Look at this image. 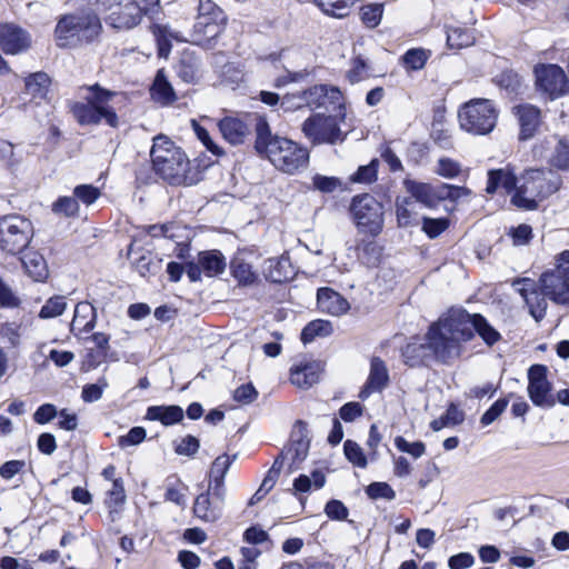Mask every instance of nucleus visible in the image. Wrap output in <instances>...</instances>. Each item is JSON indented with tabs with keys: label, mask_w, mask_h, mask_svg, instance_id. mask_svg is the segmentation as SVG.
Returning <instances> with one entry per match:
<instances>
[{
	"label": "nucleus",
	"mask_w": 569,
	"mask_h": 569,
	"mask_svg": "<svg viewBox=\"0 0 569 569\" xmlns=\"http://www.w3.org/2000/svg\"><path fill=\"white\" fill-rule=\"evenodd\" d=\"M97 4L108 26L130 30L159 6V0H97Z\"/></svg>",
	"instance_id": "423d86ee"
},
{
	"label": "nucleus",
	"mask_w": 569,
	"mask_h": 569,
	"mask_svg": "<svg viewBox=\"0 0 569 569\" xmlns=\"http://www.w3.org/2000/svg\"><path fill=\"white\" fill-rule=\"evenodd\" d=\"M513 288L526 301L530 315L536 321H540L545 318L547 311V296H545L540 286L529 278L517 279L512 282Z\"/></svg>",
	"instance_id": "6ab92c4d"
},
{
	"label": "nucleus",
	"mask_w": 569,
	"mask_h": 569,
	"mask_svg": "<svg viewBox=\"0 0 569 569\" xmlns=\"http://www.w3.org/2000/svg\"><path fill=\"white\" fill-rule=\"evenodd\" d=\"M151 30L158 43L159 56L167 58L170 52V39L173 38V34L169 31L167 26L162 24H154Z\"/></svg>",
	"instance_id": "8fccbe9b"
},
{
	"label": "nucleus",
	"mask_w": 569,
	"mask_h": 569,
	"mask_svg": "<svg viewBox=\"0 0 569 569\" xmlns=\"http://www.w3.org/2000/svg\"><path fill=\"white\" fill-rule=\"evenodd\" d=\"M430 57V51L422 48L408 50L401 58L403 67L409 71L421 70Z\"/></svg>",
	"instance_id": "58836bf2"
},
{
	"label": "nucleus",
	"mask_w": 569,
	"mask_h": 569,
	"mask_svg": "<svg viewBox=\"0 0 569 569\" xmlns=\"http://www.w3.org/2000/svg\"><path fill=\"white\" fill-rule=\"evenodd\" d=\"M532 152L536 158L546 160L550 168L569 172V137L548 136L535 144Z\"/></svg>",
	"instance_id": "4468645a"
},
{
	"label": "nucleus",
	"mask_w": 569,
	"mask_h": 569,
	"mask_svg": "<svg viewBox=\"0 0 569 569\" xmlns=\"http://www.w3.org/2000/svg\"><path fill=\"white\" fill-rule=\"evenodd\" d=\"M79 211L80 206L74 196L59 197L52 203V212L58 216H62L66 218H74L78 217Z\"/></svg>",
	"instance_id": "ea45409f"
},
{
	"label": "nucleus",
	"mask_w": 569,
	"mask_h": 569,
	"mask_svg": "<svg viewBox=\"0 0 569 569\" xmlns=\"http://www.w3.org/2000/svg\"><path fill=\"white\" fill-rule=\"evenodd\" d=\"M440 193L441 202L445 200L457 202L459 199L470 196L471 191L466 187L440 183Z\"/></svg>",
	"instance_id": "4d7b16f0"
},
{
	"label": "nucleus",
	"mask_w": 569,
	"mask_h": 569,
	"mask_svg": "<svg viewBox=\"0 0 569 569\" xmlns=\"http://www.w3.org/2000/svg\"><path fill=\"white\" fill-rule=\"evenodd\" d=\"M236 456L221 455L214 459L210 469V482L212 487L224 489V477L234 461Z\"/></svg>",
	"instance_id": "f704fd0d"
},
{
	"label": "nucleus",
	"mask_w": 569,
	"mask_h": 569,
	"mask_svg": "<svg viewBox=\"0 0 569 569\" xmlns=\"http://www.w3.org/2000/svg\"><path fill=\"white\" fill-rule=\"evenodd\" d=\"M499 117V111L489 99L477 98L465 102L458 110L459 127L473 136L490 133Z\"/></svg>",
	"instance_id": "0eeeda50"
},
{
	"label": "nucleus",
	"mask_w": 569,
	"mask_h": 569,
	"mask_svg": "<svg viewBox=\"0 0 569 569\" xmlns=\"http://www.w3.org/2000/svg\"><path fill=\"white\" fill-rule=\"evenodd\" d=\"M187 486L180 481H178L174 486H169L167 488L164 498L167 501L173 502L177 506L184 507L187 503Z\"/></svg>",
	"instance_id": "69168bd1"
},
{
	"label": "nucleus",
	"mask_w": 569,
	"mask_h": 569,
	"mask_svg": "<svg viewBox=\"0 0 569 569\" xmlns=\"http://www.w3.org/2000/svg\"><path fill=\"white\" fill-rule=\"evenodd\" d=\"M533 72L537 89L550 99H556L567 91L568 79L561 67L557 64H538L535 67Z\"/></svg>",
	"instance_id": "dca6fc26"
},
{
	"label": "nucleus",
	"mask_w": 569,
	"mask_h": 569,
	"mask_svg": "<svg viewBox=\"0 0 569 569\" xmlns=\"http://www.w3.org/2000/svg\"><path fill=\"white\" fill-rule=\"evenodd\" d=\"M346 120V109L339 103L333 114L315 113L307 118L301 127L306 138L313 144L337 143L345 139L341 124Z\"/></svg>",
	"instance_id": "1a4fd4ad"
},
{
	"label": "nucleus",
	"mask_w": 569,
	"mask_h": 569,
	"mask_svg": "<svg viewBox=\"0 0 569 569\" xmlns=\"http://www.w3.org/2000/svg\"><path fill=\"white\" fill-rule=\"evenodd\" d=\"M358 0H315L320 10L333 18H345Z\"/></svg>",
	"instance_id": "c9c22d12"
},
{
	"label": "nucleus",
	"mask_w": 569,
	"mask_h": 569,
	"mask_svg": "<svg viewBox=\"0 0 569 569\" xmlns=\"http://www.w3.org/2000/svg\"><path fill=\"white\" fill-rule=\"evenodd\" d=\"M108 382L104 378L100 379L98 383L87 385L83 387L81 398L84 402H94L101 399Z\"/></svg>",
	"instance_id": "052dcab7"
},
{
	"label": "nucleus",
	"mask_w": 569,
	"mask_h": 569,
	"mask_svg": "<svg viewBox=\"0 0 569 569\" xmlns=\"http://www.w3.org/2000/svg\"><path fill=\"white\" fill-rule=\"evenodd\" d=\"M350 213L360 233L378 236L383 229L385 209L381 202L368 193L352 198Z\"/></svg>",
	"instance_id": "9b49d317"
},
{
	"label": "nucleus",
	"mask_w": 569,
	"mask_h": 569,
	"mask_svg": "<svg viewBox=\"0 0 569 569\" xmlns=\"http://www.w3.org/2000/svg\"><path fill=\"white\" fill-rule=\"evenodd\" d=\"M198 260L208 277L220 274L226 268L224 257L216 250L201 252Z\"/></svg>",
	"instance_id": "72a5a7b5"
},
{
	"label": "nucleus",
	"mask_w": 569,
	"mask_h": 569,
	"mask_svg": "<svg viewBox=\"0 0 569 569\" xmlns=\"http://www.w3.org/2000/svg\"><path fill=\"white\" fill-rule=\"evenodd\" d=\"M256 131V150L278 170L292 174L307 166L308 150L292 140L273 136L266 119H259Z\"/></svg>",
	"instance_id": "7ed1b4c3"
},
{
	"label": "nucleus",
	"mask_w": 569,
	"mask_h": 569,
	"mask_svg": "<svg viewBox=\"0 0 569 569\" xmlns=\"http://www.w3.org/2000/svg\"><path fill=\"white\" fill-rule=\"evenodd\" d=\"M427 350H431L429 347V340L427 339V345H421L416 341L407 343V346L402 350V356L405 357L407 363L410 366L417 365L426 355ZM435 356V353H432Z\"/></svg>",
	"instance_id": "a18cd8bd"
},
{
	"label": "nucleus",
	"mask_w": 569,
	"mask_h": 569,
	"mask_svg": "<svg viewBox=\"0 0 569 569\" xmlns=\"http://www.w3.org/2000/svg\"><path fill=\"white\" fill-rule=\"evenodd\" d=\"M517 181L518 178L509 168L490 170L488 172L486 192L493 194L499 189H502L506 191V193L512 196L517 188Z\"/></svg>",
	"instance_id": "bb28decb"
},
{
	"label": "nucleus",
	"mask_w": 569,
	"mask_h": 569,
	"mask_svg": "<svg viewBox=\"0 0 569 569\" xmlns=\"http://www.w3.org/2000/svg\"><path fill=\"white\" fill-rule=\"evenodd\" d=\"M547 372L548 368L543 365H533L528 369V396L532 403L540 408H552L556 405Z\"/></svg>",
	"instance_id": "f3484780"
},
{
	"label": "nucleus",
	"mask_w": 569,
	"mask_h": 569,
	"mask_svg": "<svg viewBox=\"0 0 569 569\" xmlns=\"http://www.w3.org/2000/svg\"><path fill=\"white\" fill-rule=\"evenodd\" d=\"M26 272L34 281L42 282L49 276V269L42 254L37 251H28L21 258Z\"/></svg>",
	"instance_id": "2f4dec72"
},
{
	"label": "nucleus",
	"mask_w": 569,
	"mask_h": 569,
	"mask_svg": "<svg viewBox=\"0 0 569 569\" xmlns=\"http://www.w3.org/2000/svg\"><path fill=\"white\" fill-rule=\"evenodd\" d=\"M218 128L229 143L240 144L249 133L248 124L236 117H224L218 122Z\"/></svg>",
	"instance_id": "c85d7f7f"
},
{
	"label": "nucleus",
	"mask_w": 569,
	"mask_h": 569,
	"mask_svg": "<svg viewBox=\"0 0 569 569\" xmlns=\"http://www.w3.org/2000/svg\"><path fill=\"white\" fill-rule=\"evenodd\" d=\"M450 226V220L447 217L440 218H422V231L430 238L435 239L443 233Z\"/></svg>",
	"instance_id": "79ce46f5"
},
{
	"label": "nucleus",
	"mask_w": 569,
	"mask_h": 569,
	"mask_svg": "<svg viewBox=\"0 0 569 569\" xmlns=\"http://www.w3.org/2000/svg\"><path fill=\"white\" fill-rule=\"evenodd\" d=\"M395 446L399 451L406 452L412 456L413 458H420L426 452V446L423 442H409L403 437L400 436L395 439Z\"/></svg>",
	"instance_id": "6e6d98bb"
},
{
	"label": "nucleus",
	"mask_w": 569,
	"mask_h": 569,
	"mask_svg": "<svg viewBox=\"0 0 569 569\" xmlns=\"http://www.w3.org/2000/svg\"><path fill=\"white\" fill-rule=\"evenodd\" d=\"M333 332L332 323L328 320L317 319L309 322L301 332L303 343H309L318 337H328Z\"/></svg>",
	"instance_id": "e433bc0d"
},
{
	"label": "nucleus",
	"mask_w": 569,
	"mask_h": 569,
	"mask_svg": "<svg viewBox=\"0 0 569 569\" xmlns=\"http://www.w3.org/2000/svg\"><path fill=\"white\" fill-rule=\"evenodd\" d=\"M472 328L488 346H493L501 338L499 331L481 315L451 309L428 330L429 347L435 357L442 361L459 357L461 343L473 337Z\"/></svg>",
	"instance_id": "f257e3e1"
},
{
	"label": "nucleus",
	"mask_w": 569,
	"mask_h": 569,
	"mask_svg": "<svg viewBox=\"0 0 569 569\" xmlns=\"http://www.w3.org/2000/svg\"><path fill=\"white\" fill-rule=\"evenodd\" d=\"M403 183L410 196L425 207L435 209L441 203L440 183L431 184L415 180H405Z\"/></svg>",
	"instance_id": "412c9836"
},
{
	"label": "nucleus",
	"mask_w": 569,
	"mask_h": 569,
	"mask_svg": "<svg viewBox=\"0 0 569 569\" xmlns=\"http://www.w3.org/2000/svg\"><path fill=\"white\" fill-rule=\"evenodd\" d=\"M152 99L163 106L170 104L176 100V93L168 82L163 70H159L150 89Z\"/></svg>",
	"instance_id": "473e14b6"
},
{
	"label": "nucleus",
	"mask_w": 569,
	"mask_h": 569,
	"mask_svg": "<svg viewBox=\"0 0 569 569\" xmlns=\"http://www.w3.org/2000/svg\"><path fill=\"white\" fill-rule=\"evenodd\" d=\"M320 372L318 362H301L290 369V381L298 388L307 389L318 382Z\"/></svg>",
	"instance_id": "a878e982"
},
{
	"label": "nucleus",
	"mask_w": 569,
	"mask_h": 569,
	"mask_svg": "<svg viewBox=\"0 0 569 569\" xmlns=\"http://www.w3.org/2000/svg\"><path fill=\"white\" fill-rule=\"evenodd\" d=\"M31 44L30 34L13 24H0V47L6 53L17 54Z\"/></svg>",
	"instance_id": "aec40b11"
},
{
	"label": "nucleus",
	"mask_w": 569,
	"mask_h": 569,
	"mask_svg": "<svg viewBox=\"0 0 569 569\" xmlns=\"http://www.w3.org/2000/svg\"><path fill=\"white\" fill-rule=\"evenodd\" d=\"M230 268L232 277L238 281L239 284L252 286L259 279V276L253 269L252 263L248 261V259L242 253L236 256L232 259Z\"/></svg>",
	"instance_id": "7c9ffc66"
},
{
	"label": "nucleus",
	"mask_w": 569,
	"mask_h": 569,
	"mask_svg": "<svg viewBox=\"0 0 569 569\" xmlns=\"http://www.w3.org/2000/svg\"><path fill=\"white\" fill-rule=\"evenodd\" d=\"M147 432L142 427L131 428L127 435L119 437L118 445L122 449L137 446L146 439Z\"/></svg>",
	"instance_id": "e2e57ef3"
},
{
	"label": "nucleus",
	"mask_w": 569,
	"mask_h": 569,
	"mask_svg": "<svg viewBox=\"0 0 569 569\" xmlns=\"http://www.w3.org/2000/svg\"><path fill=\"white\" fill-rule=\"evenodd\" d=\"M383 14L382 3H371L361 8V20L368 28H376L381 22Z\"/></svg>",
	"instance_id": "de8ad7c7"
},
{
	"label": "nucleus",
	"mask_w": 569,
	"mask_h": 569,
	"mask_svg": "<svg viewBox=\"0 0 569 569\" xmlns=\"http://www.w3.org/2000/svg\"><path fill=\"white\" fill-rule=\"evenodd\" d=\"M317 305L321 312L331 316L345 315L350 309L347 299L331 288H320L318 290Z\"/></svg>",
	"instance_id": "b1692460"
},
{
	"label": "nucleus",
	"mask_w": 569,
	"mask_h": 569,
	"mask_svg": "<svg viewBox=\"0 0 569 569\" xmlns=\"http://www.w3.org/2000/svg\"><path fill=\"white\" fill-rule=\"evenodd\" d=\"M513 114L519 123V139H531L541 123L540 110L532 104H520L513 108Z\"/></svg>",
	"instance_id": "4be33fe9"
},
{
	"label": "nucleus",
	"mask_w": 569,
	"mask_h": 569,
	"mask_svg": "<svg viewBox=\"0 0 569 569\" xmlns=\"http://www.w3.org/2000/svg\"><path fill=\"white\" fill-rule=\"evenodd\" d=\"M150 156L156 173L170 184L192 186L200 180L199 172L191 168L182 148L166 136L153 139Z\"/></svg>",
	"instance_id": "f03ea898"
},
{
	"label": "nucleus",
	"mask_w": 569,
	"mask_h": 569,
	"mask_svg": "<svg viewBox=\"0 0 569 569\" xmlns=\"http://www.w3.org/2000/svg\"><path fill=\"white\" fill-rule=\"evenodd\" d=\"M181 407L171 406H151L147 409L146 419L150 421H160L163 426H172L183 419Z\"/></svg>",
	"instance_id": "c756f323"
},
{
	"label": "nucleus",
	"mask_w": 569,
	"mask_h": 569,
	"mask_svg": "<svg viewBox=\"0 0 569 569\" xmlns=\"http://www.w3.org/2000/svg\"><path fill=\"white\" fill-rule=\"evenodd\" d=\"M341 92L336 87H329L326 84L313 86L308 90L299 92L297 94H286L282 98V107H286V110L291 108V104L295 108L309 107L311 109L326 107L327 103H340Z\"/></svg>",
	"instance_id": "2eb2a0df"
},
{
	"label": "nucleus",
	"mask_w": 569,
	"mask_h": 569,
	"mask_svg": "<svg viewBox=\"0 0 569 569\" xmlns=\"http://www.w3.org/2000/svg\"><path fill=\"white\" fill-rule=\"evenodd\" d=\"M326 477L321 471H313L311 476L300 475L293 482V488L299 492H308L312 487L320 489L325 486Z\"/></svg>",
	"instance_id": "a19ab883"
},
{
	"label": "nucleus",
	"mask_w": 569,
	"mask_h": 569,
	"mask_svg": "<svg viewBox=\"0 0 569 569\" xmlns=\"http://www.w3.org/2000/svg\"><path fill=\"white\" fill-rule=\"evenodd\" d=\"M538 283L552 302L569 306V250L555 256L553 267L541 273Z\"/></svg>",
	"instance_id": "9d476101"
},
{
	"label": "nucleus",
	"mask_w": 569,
	"mask_h": 569,
	"mask_svg": "<svg viewBox=\"0 0 569 569\" xmlns=\"http://www.w3.org/2000/svg\"><path fill=\"white\" fill-rule=\"evenodd\" d=\"M226 489L209 485L207 492L200 493L193 505V513L204 522H214L221 515L224 503Z\"/></svg>",
	"instance_id": "a211bd4d"
},
{
	"label": "nucleus",
	"mask_w": 569,
	"mask_h": 569,
	"mask_svg": "<svg viewBox=\"0 0 569 569\" xmlns=\"http://www.w3.org/2000/svg\"><path fill=\"white\" fill-rule=\"evenodd\" d=\"M561 178L551 170L530 169L518 177L511 203L522 210H535L539 202L559 190Z\"/></svg>",
	"instance_id": "20e7f679"
},
{
	"label": "nucleus",
	"mask_w": 569,
	"mask_h": 569,
	"mask_svg": "<svg viewBox=\"0 0 569 569\" xmlns=\"http://www.w3.org/2000/svg\"><path fill=\"white\" fill-rule=\"evenodd\" d=\"M389 383V372L380 358H372L366 385L359 392V398L367 399L373 392L382 391Z\"/></svg>",
	"instance_id": "5701e85b"
},
{
	"label": "nucleus",
	"mask_w": 569,
	"mask_h": 569,
	"mask_svg": "<svg viewBox=\"0 0 569 569\" xmlns=\"http://www.w3.org/2000/svg\"><path fill=\"white\" fill-rule=\"evenodd\" d=\"M199 448V440L196 437L188 435L177 443L174 451L179 456L192 457L198 452Z\"/></svg>",
	"instance_id": "338daca9"
},
{
	"label": "nucleus",
	"mask_w": 569,
	"mask_h": 569,
	"mask_svg": "<svg viewBox=\"0 0 569 569\" xmlns=\"http://www.w3.org/2000/svg\"><path fill=\"white\" fill-rule=\"evenodd\" d=\"M67 309V301L63 296H54L49 298L42 306L39 317L41 319H51L61 316Z\"/></svg>",
	"instance_id": "37998d69"
},
{
	"label": "nucleus",
	"mask_w": 569,
	"mask_h": 569,
	"mask_svg": "<svg viewBox=\"0 0 569 569\" xmlns=\"http://www.w3.org/2000/svg\"><path fill=\"white\" fill-rule=\"evenodd\" d=\"M435 172L442 178L453 179L462 172V167L458 161L442 157L437 161Z\"/></svg>",
	"instance_id": "49530a36"
},
{
	"label": "nucleus",
	"mask_w": 569,
	"mask_h": 569,
	"mask_svg": "<svg viewBox=\"0 0 569 569\" xmlns=\"http://www.w3.org/2000/svg\"><path fill=\"white\" fill-rule=\"evenodd\" d=\"M191 127L197 138L211 153L217 156L222 153L221 148L213 142L206 128L201 127L196 120H191Z\"/></svg>",
	"instance_id": "bf43d9fd"
},
{
	"label": "nucleus",
	"mask_w": 569,
	"mask_h": 569,
	"mask_svg": "<svg viewBox=\"0 0 569 569\" xmlns=\"http://www.w3.org/2000/svg\"><path fill=\"white\" fill-rule=\"evenodd\" d=\"M378 174V160L373 159L366 166H360L358 170L350 176L352 183H372L377 180Z\"/></svg>",
	"instance_id": "c03bdc74"
},
{
	"label": "nucleus",
	"mask_w": 569,
	"mask_h": 569,
	"mask_svg": "<svg viewBox=\"0 0 569 569\" xmlns=\"http://www.w3.org/2000/svg\"><path fill=\"white\" fill-rule=\"evenodd\" d=\"M0 337L12 348H17L21 342L20 327L16 323H4L0 327Z\"/></svg>",
	"instance_id": "680f3d73"
},
{
	"label": "nucleus",
	"mask_w": 569,
	"mask_h": 569,
	"mask_svg": "<svg viewBox=\"0 0 569 569\" xmlns=\"http://www.w3.org/2000/svg\"><path fill=\"white\" fill-rule=\"evenodd\" d=\"M97 14H66L56 26L54 34L59 47H70L81 40L91 41L101 32Z\"/></svg>",
	"instance_id": "6e6552de"
},
{
	"label": "nucleus",
	"mask_w": 569,
	"mask_h": 569,
	"mask_svg": "<svg viewBox=\"0 0 569 569\" xmlns=\"http://www.w3.org/2000/svg\"><path fill=\"white\" fill-rule=\"evenodd\" d=\"M262 273L267 280L272 282H284L291 279L292 268L287 254L269 258L263 262Z\"/></svg>",
	"instance_id": "cd10ccee"
},
{
	"label": "nucleus",
	"mask_w": 569,
	"mask_h": 569,
	"mask_svg": "<svg viewBox=\"0 0 569 569\" xmlns=\"http://www.w3.org/2000/svg\"><path fill=\"white\" fill-rule=\"evenodd\" d=\"M473 38L461 28H451L447 32V43L450 48L461 49L472 44Z\"/></svg>",
	"instance_id": "603ef678"
},
{
	"label": "nucleus",
	"mask_w": 569,
	"mask_h": 569,
	"mask_svg": "<svg viewBox=\"0 0 569 569\" xmlns=\"http://www.w3.org/2000/svg\"><path fill=\"white\" fill-rule=\"evenodd\" d=\"M368 73V66L366 61L357 57L351 62V68L347 72V78L351 83H357L363 80L367 77Z\"/></svg>",
	"instance_id": "774afa93"
},
{
	"label": "nucleus",
	"mask_w": 569,
	"mask_h": 569,
	"mask_svg": "<svg viewBox=\"0 0 569 569\" xmlns=\"http://www.w3.org/2000/svg\"><path fill=\"white\" fill-rule=\"evenodd\" d=\"M241 560L238 565V569H257L258 568V558L261 555V551L254 547H242L240 549Z\"/></svg>",
	"instance_id": "13d9d810"
},
{
	"label": "nucleus",
	"mask_w": 569,
	"mask_h": 569,
	"mask_svg": "<svg viewBox=\"0 0 569 569\" xmlns=\"http://www.w3.org/2000/svg\"><path fill=\"white\" fill-rule=\"evenodd\" d=\"M507 398L498 399L481 417L480 422L487 427L496 421L508 407Z\"/></svg>",
	"instance_id": "0e129e2a"
},
{
	"label": "nucleus",
	"mask_w": 569,
	"mask_h": 569,
	"mask_svg": "<svg viewBox=\"0 0 569 569\" xmlns=\"http://www.w3.org/2000/svg\"><path fill=\"white\" fill-rule=\"evenodd\" d=\"M73 196L78 202L89 207L100 198L101 190L92 184H79L73 189Z\"/></svg>",
	"instance_id": "3c124183"
},
{
	"label": "nucleus",
	"mask_w": 569,
	"mask_h": 569,
	"mask_svg": "<svg viewBox=\"0 0 569 569\" xmlns=\"http://www.w3.org/2000/svg\"><path fill=\"white\" fill-rule=\"evenodd\" d=\"M86 102H76L71 111L80 124H99L104 121L108 126L116 128L119 124V118L116 112L114 103L122 99V96L106 90L98 84L87 89Z\"/></svg>",
	"instance_id": "39448f33"
},
{
	"label": "nucleus",
	"mask_w": 569,
	"mask_h": 569,
	"mask_svg": "<svg viewBox=\"0 0 569 569\" xmlns=\"http://www.w3.org/2000/svg\"><path fill=\"white\" fill-rule=\"evenodd\" d=\"M97 313L94 307L87 302H79L74 308L73 319L70 325L71 332L77 337H83L96 326Z\"/></svg>",
	"instance_id": "393cba45"
},
{
	"label": "nucleus",
	"mask_w": 569,
	"mask_h": 569,
	"mask_svg": "<svg viewBox=\"0 0 569 569\" xmlns=\"http://www.w3.org/2000/svg\"><path fill=\"white\" fill-rule=\"evenodd\" d=\"M396 214L400 227H408L411 224L413 217V203L409 198L397 199Z\"/></svg>",
	"instance_id": "864d4df0"
},
{
	"label": "nucleus",
	"mask_w": 569,
	"mask_h": 569,
	"mask_svg": "<svg viewBox=\"0 0 569 569\" xmlns=\"http://www.w3.org/2000/svg\"><path fill=\"white\" fill-rule=\"evenodd\" d=\"M366 493L371 499H386L393 500L396 498L395 490L387 482H372L367 489Z\"/></svg>",
	"instance_id": "5fc2aeb1"
},
{
	"label": "nucleus",
	"mask_w": 569,
	"mask_h": 569,
	"mask_svg": "<svg viewBox=\"0 0 569 569\" xmlns=\"http://www.w3.org/2000/svg\"><path fill=\"white\" fill-rule=\"evenodd\" d=\"M33 237V227L29 219L19 214L0 218V250L17 254L28 247Z\"/></svg>",
	"instance_id": "ddd939ff"
},
{
	"label": "nucleus",
	"mask_w": 569,
	"mask_h": 569,
	"mask_svg": "<svg viewBox=\"0 0 569 569\" xmlns=\"http://www.w3.org/2000/svg\"><path fill=\"white\" fill-rule=\"evenodd\" d=\"M227 18L212 0H199L192 38L197 44L210 46L224 30Z\"/></svg>",
	"instance_id": "f8f14e48"
},
{
	"label": "nucleus",
	"mask_w": 569,
	"mask_h": 569,
	"mask_svg": "<svg viewBox=\"0 0 569 569\" xmlns=\"http://www.w3.org/2000/svg\"><path fill=\"white\" fill-rule=\"evenodd\" d=\"M343 451L346 458L356 467L366 468L367 467V457L362 450V448L352 440H347L343 443Z\"/></svg>",
	"instance_id": "09e8293b"
},
{
	"label": "nucleus",
	"mask_w": 569,
	"mask_h": 569,
	"mask_svg": "<svg viewBox=\"0 0 569 569\" xmlns=\"http://www.w3.org/2000/svg\"><path fill=\"white\" fill-rule=\"evenodd\" d=\"M50 79L44 72H36L26 78L27 92L33 98H43L48 91Z\"/></svg>",
	"instance_id": "4c0bfd02"
}]
</instances>
